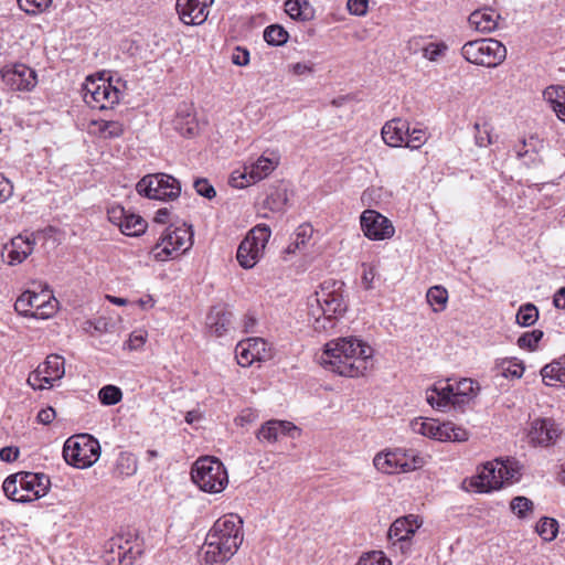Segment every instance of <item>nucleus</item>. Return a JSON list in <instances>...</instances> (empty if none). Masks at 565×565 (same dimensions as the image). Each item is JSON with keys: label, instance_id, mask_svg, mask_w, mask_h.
<instances>
[{"label": "nucleus", "instance_id": "obj_1", "mask_svg": "<svg viewBox=\"0 0 565 565\" xmlns=\"http://www.w3.org/2000/svg\"><path fill=\"white\" fill-rule=\"evenodd\" d=\"M243 542L242 520L228 514L216 520L205 539L204 562L220 565L234 556Z\"/></svg>", "mask_w": 565, "mask_h": 565}, {"label": "nucleus", "instance_id": "obj_2", "mask_svg": "<svg viewBox=\"0 0 565 565\" xmlns=\"http://www.w3.org/2000/svg\"><path fill=\"white\" fill-rule=\"evenodd\" d=\"M344 284L338 280H326L319 289L309 297L308 315L312 319V328L317 332L327 331L334 327L333 320L347 311L343 298Z\"/></svg>", "mask_w": 565, "mask_h": 565}, {"label": "nucleus", "instance_id": "obj_3", "mask_svg": "<svg viewBox=\"0 0 565 565\" xmlns=\"http://www.w3.org/2000/svg\"><path fill=\"white\" fill-rule=\"evenodd\" d=\"M519 478L515 462L495 459L483 465L477 476L470 479V487L478 492H489L500 489L507 482Z\"/></svg>", "mask_w": 565, "mask_h": 565}, {"label": "nucleus", "instance_id": "obj_4", "mask_svg": "<svg viewBox=\"0 0 565 565\" xmlns=\"http://www.w3.org/2000/svg\"><path fill=\"white\" fill-rule=\"evenodd\" d=\"M191 477L201 490L209 493H220L228 483L224 465L214 457L199 458L192 467Z\"/></svg>", "mask_w": 565, "mask_h": 565}, {"label": "nucleus", "instance_id": "obj_5", "mask_svg": "<svg viewBox=\"0 0 565 565\" xmlns=\"http://www.w3.org/2000/svg\"><path fill=\"white\" fill-rule=\"evenodd\" d=\"M319 362L341 376H353V338L345 337L328 342Z\"/></svg>", "mask_w": 565, "mask_h": 565}, {"label": "nucleus", "instance_id": "obj_6", "mask_svg": "<svg viewBox=\"0 0 565 565\" xmlns=\"http://www.w3.org/2000/svg\"><path fill=\"white\" fill-rule=\"evenodd\" d=\"M463 58L472 64L495 67L507 57L505 46L494 39H481L467 42L461 47Z\"/></svg>", "mask_w": 565, "mask_h": 565}, {"label": "nucleus", "instance_id": "obj_7", "mask_svg": "<svg viewBox=\"0 0 565 565\" xmlns=\"http://www.w3.org/2000/svg\"><path fill=\"white\" fill-rule=\"evenodd\" d=\"M100 455L97 439L87 434L70 437L63 447V457L68 465L76 468L90 467Z\"/></svg>", "mask_w": 565, "mask_h": 565}, {"label": "nucleus", "instance_id": "obj_8", "mask_svg": "<svg viewBox=\"0 0 565 565\" xmlns=\"http://www.w3.org/2000/svg\"><path fill=\"white\" fill-rule=\"evenodd\" d=\"M136 190L151 200H175L181 193L179 180L167 173L147 174L138 181Z\"/></svg>", "mask_w": 565, "mask_h": 565}, {"label": "nucleus", "instance_id": "obj_9", "mask_svg": "<svg viewBox=\"0 0 565 565\" xmlns=\"http://www.w3.org/2000/svg\"><path fill=\"white\" fill-rule=\"evenodd\" d=\"M270 234V228L265 224L256 225L247 233L236 253L237 262L243 268L250 269L258 263Z\"/></svg>", "mask_w": 565, "mask_h": 565}, {"label": "nucleus", "instance_id": "obj_10", "mask_svg": "<svg viewBox=\"0 0 565 565\" xmlns=\"http://www.w3.org/2000/svg\"><path fill=\"white\" fill-rule=\"evenodd\" d=\"M83 99L95 109H109L119 102L120 92L104 78L87 77L83 85Z\"/></svg>", "mask_w": 565, "mask_h": 565}, {"label": "nucleus", "instance_id": "obj_11", "mask_svg": "<svg viewBox=\"0 0 565 565\" xmlns=\"http://www.w3.org/2000/svg\"><path fill=\"white\" fill-rule=\"evenodd\" d=\"M50 298L51 296L44 290L41 294L26 290L17 299L14 309L24 317L45 319L56 311L57 301H51Z\"/></svg>", "mask_w": 565, "mask_h": 565}, {"label": "nucleus", "instance_id": "obj_12", "mask_svg": "<svg viewBox=\"0 0 565 565\" xmlns=\"http://www.w3.org/2000/svg\"><path fill=\"white\" fill-rule=\"evenodd\" d=\"M193 244L191 227H177L170 231L151 249L150 254L156 260L163 262L172 256L173 252H186Z\"/></svg>", "mask_w": 565, "mask_h": 565}, {"label": "nucleus", "instance_id": "obj_13", "mask_svg": "<svg viewBox=\"0 0 565 565\" xmlns=\"http://www.w3.org/2000/svg\"><path fill=\"white\" fill-rule=\"evenodd\" d=\"M278 166V159L260 156L255 162L245 166L244 170H235L230 178L233 188L243 189L269 175Z\"/></svg>", "mask_w": 565, "mask_h": 565}, {"label": "nucleus", "instance_id": "obj_14", "mask_svg": "<svg viewBox=\"0 0 565 565\" xmlns=\"http://www.w3.org/2000/svg\"><path fill=\"white\" fill-rule=\"evenodd\" d=\"M364 236L372 241L390 239L395 234L393 223L375 210H365L360 216Z\"/></svg>", "mask_w": 565, "mask_h": 565}, {"label": "nucleus", "instance_id": "obj_15", "mask_svg": "<svg viewBox=\"0 0 565 565\" xmlns=\"http://www.w3.org/2000/svg\"><path fill=\"white\" fill-rule=\"evenodd\" d=\"M1 77L6 86L11 90L28 92L36 85L35 72L24 64H14L3 67Z\"/></svg>", "mask_w": 565, "mask_h": 565}, {"label": "nucleus", "instance_id": "obj_16", "mask_svg": "<svg viewBox=\"0 0 565 565\" xmlns=\"http://www.w3.org/2000/svg\"><path fill=\"white\" fill-rule=\"evenodd\" d=\"M237 363L247 367L255 361H266L270 358L267 342L262 338L241 341L235 349Z\"/></svg>", "mask_w": 565, "mask_h": 565}, {"label": "nucleus", "instance_id": "obj_17", "mask_svg": "<svg viewBox=\"0 0 565 565\" xmlns=\"http://www.w3.org/2000/svg\"><path fill=\"white\" fill-rule=\"evenodd\" d=\"M214 0H177L175 9L180 20L188 25H200L209 17V7Z\"/></svg>", "mask_w": 565, "mask_h": 565}, {"label": "nucleus", "instance_id": "obj_18", "mask_svg": "<svg viewBox=\"0 0 565 565\" xmlns=\"http://www.w3.org/2000/svg\"><path fill=\"white\" fill-rule=\"evenodd\" d=\"M561 435L557 424L551 418H536L531 423L527 434L533 446L548 447L554 445Z\"/></svg>", "mask_w": 565, "mask_h": 565}, {"label": "nucleus", "instance_id": "obj_19", "mask_svg": "<svg viewBox=\"0 0 565 565\" xmlns=\"http://www.w3.org/2000/svg\"><path fill=\"white\" fill-rule=\"evenodd\" d=\"M35 245V236L33 233L29 235H19L11 239L10 244L4 245L2 258L11 266L21 264L29 255L32 254Z\"/></svg>", "mask_w": 565, "mask_h": 565}, {"label": "nucleus", "instance_id": "obj_20", "mask_svg": "<svg viewBox=\"0 0 565 565\" xmlns=\"http://www.w3.org/2000/svg\"><path fill=\"white\" fill-rule=\"evenodd\" d=\"M374 467L383 473H399L412 471L403 459L402 448L379 452L373 459Z\"/></svg>", "mask_w": 565, "mask_h": 565}, {"label": "nucleus", "instance_id": "obj_21", "mask_svg": "<svg viewBox=\"0 0 565 565\" xmlns=\"http://www.w3.org/2000/svg\"><path fill=\"white\" fill-rule=\"evenodd\" d=\"M19 487L24 494L33 493V500L44 497L50 487V479L44 473L20 472Z\"/></svg>", "mask_w": 565, "mask_h": 565}, {"label": "nucleus", "instance_id": "obj_22", "mask_svg": "<svg viewBox=\"0 0 565 565\" xmlns=\"http://www.w3.org/2000/svg\"><path fill=\"white\" fill-rule=\"evenodd\" d=\"M409 132V124L402 118H393L385 122L382 128V138L390 147H402Z\"/></svg>", "mask_w": 565, "mask_h": 565}, {"label": "nucleus", "instance_id": "obj_23", "mask_svg": "<svg viewBox=\"0 0 565 565\" xmlns=\"http://www.w3.org/2000/svg\"><path fill=\"white\" fill-rule=\"evenodd\" d=\"M374 369V350L362 340L355 339V377L366 376Z\"/></svg>", "mask_w": 565, "mask_h": 565}, {"label": "nucleus", "instance_id": "obj_24", "mask_svg": "<svg viewBox=\"0 0 565 565\" xmlns=\"http://www.w3.org/2000/svg\"><path fill=\"white\" fill-rule=\"evenodd\" d=\"M232 313L223 308H213L206 317V324L211 332L221 337L231 328Z\"/></svg>", "mask_w": 565, "mask_h": 565}, {"label": "nucleus", "instance_id": "obj_25", "mask_svg": "<svg viewBox=\"0 0 565 565\" xmlns=\"http://www.w3.org/2000/svg\"><path fill=\"white\" fill-rule=\"evenodd\" d=\"M543 382L548 386H565V354L557 361L546 364L541 370Z\"/></svg>", "mask_w": 565, "mask_h": 565}, {"label": "nucleus", "instance_id": "obj_26", "mask_svg": "<svg viewBox=\"0 0 565 565\" xmlns=\"http://www.w3.org/2000/svg\"><path fill=\"white\" fill-rule=\"evenodd\" d=\"M499 18L498 14L493 10L486 9V10H477L472 12L469 15V23L471 26H473L477 31L489 33L495 30L497 28V19Z\"/></svg>", "mask_w": 565, "mask_h": 565}, {"label": "nucleus", "instance_id": "obj_27", "mask_svg": "<svg viewBox=\"0 0 565 565\" xmlns=\"http://www.w3.org/2000/svg\"><path fill=\"white\" fill-rule=\"evenodd\" d=\"M40 366L44 374L43 382L49 385H52L53 381L62 379L65 373L64 360L57 354L49 355L45 362Z\"/></svg>", "mask_w": 565, "mask_h": 565}, {"label": "nucleus", "instance_id": "obj_28", "mask_svg": "<svg viewBox=\"0 0 565 565\" xmlns=\"http://www.w3.org/2000/svg\"><path fill=\"white\" fill-rule=\"evenodd\" d=\"M412 430L416 434L440 440L443 439V424L435 419L416 418L411 423Z\"/></svg>", "mask_w": 565, "mask_h": 565}, {"label": "nucleus", "instance_id": "obj_29", "mask_svg": "<svg viewBox=\"0 0 565 565\" xmlns=\"http://www.w3.org/2000/svg\"><path fill=\"white\" fill-rule=\"evenodd\" d=\"M286 13L294 20L309 21L315 15V10L308 0H287Z\"/></svg>", "mask_w": 565, "mask_h": 565}, {"label": "nucleus", "instance_id": "obj_30", "mask_svg": "<svg viewBox=\"0 0 565 565\" xmlns=\"http://www.w3.org/2000/svg\"><path fill=\"white\" fill-rule=\"evenodd\" d=\"M19 473L9 476L3 481V492L10 500L15 502L26 503L33 501L31 494H24L25 491H22L19 487Z\"/></svg>", "mask_w": 565, "mask_h": 565}, {"label": "nucleus", "instance_id": "obj_31", "mask_svg": "<svg viewBox=\"0 0 565 565\" xmlns=\"http://www.w3.org/2000/svg\"><path fill=\"white\" fill-rule=\"evenodd\" d=\"M137 471V458L134 454L122 451L119 454L116 465L115 472L122 477H130Z\"/></svg>", "mask_w": 565, "mask_h": 565}, {"label": "nucleus", "instance_id": "obj_32", "mask_svg": "<svg viewBox=\"0 0 565 565\" xmlns=\"http://www.w3.org/2000/svg\"><path fill=\"white\" fill-rule=\"evenodd\" d=\"M414 532L415 530L412 527L409 519L407 516L395 520L390 526L388 537L395 541H406Z\"/></svg>", "mask_w": 565, "mask_h": 565}, {"label": "nucleus", "instance_id": "obj_33", "mask_svg": "<svg viewBox=\"0 0 565 565\" xmlns=\"http://www.w3.org/2000/svg\"><path fill=\"white\" fill-rule=\"evenodd\" d=\"M426 299L435 312H440L446 308L448 301L447 289L443 286H433L428 289Z\"/></svg>", "mask_w": 565, "mask_h": 565}, {"label": "nucleus", "instance_id": "obj_34", "mask_svg": "<svg viewBox=\"0 0 565 565\" xmlns=\"http://www.w3.org/2000/svg\"><path fill=\"white\" fill-rule=\"evenodd\" d=\"M147 228V222L134 213H127L124 225H121V233L127 236H139Z\"/></svg>", "mask_w": 565, "mask_h": 565}, {"label": "nucleus", "instance_id": "obj_35", "mask_svg": "<svg viewBox=\"0 0 565 565\" xmlns=\"http://www.w3.org/2000/svg\"><path fill=\"white\" fill-rule=\"evenodd\" d=\"M495 370L503 377L520 379L523 375L524 366L522 362L503 359L497 362Z\"/></svg>", "mask_w": 565, "mask_h": 565}, {"label": "nucleus", "instance_id": "obj_36", "mask_svg": "<svg viewBox=\"0 0 565 565\" xmlns=\"http://www.w3.org/2000/svg\"><path fill=\"white\" fill-rule=\"evenodd\" d=\"M288 32L279 24H273L265 29L264 40L273 46H280L288 41Z\"/></svg>", "mask_w": 565, "mask_h": 565}, {"label": "nucleus", "instance_id": "obj_37", "mask_svg": "<svg viewBox=\"0 0 565 565\" xmlns=\"http://www.w3.org/2000/svg\"><path fill=\"white\" fill-rule=\"evenodd\" d=\"M94 126L97 127L98 134L104 138H117L124 134V125L115 120H99L94 121Z\"/></svg>", "mask_w": 565, "mask_h": 565}, {"label": "nucleus", "instance_id": "obj_38", "mask_svg": "<svg viewBox=\"0 0 565 565\" xmlns=\"http://www.w3.org/2000/svg\"><path fill=\"white\" fill-rule=\"evenodd\" d=\"M313 228L310 224H301L295 232V239L290 243L286 249L287 253H295L305 246L309 238L312 236Z\"/></svg>", "mask_w": 565, "mask_h": 565}, {"label": "nucleus", "instance_id": "obj_39", "mask_svg": "<svg viewBox=\"0 0 565 565\" xmlns=\"http://www.w3.org/2000/svg\"><path fill=\"white\" fill-rule=\"evenodd\" d=\"M537 534L546 542L553 541L558 532V523L552 518H542L536 525Z\"/></svg>", "mask_w": 565, "mask_h": 565}, {"label": "nucleus", "instance_id": "obj_40", "mask_svg": "<svg viewBox=\"0 0 565 565\" xmlns=\"http://www.w3.org/2000/svg\"><path fill=\"white\" fill-rule=\"evenodd\" d=\"M469 437L468 431L455 425L454 423H443V439L441 441H466Z\"/></svg>", "mask_w": 565, "mask_h": 565}, {"label": "nucleus", "instance_id": "obj_41", "mask_svg": "<svg viewBox=\"0 0 565 565\" xmlns=\"http://www.w3.org/2000/svg\"><path fill=\"white\" fill-rule=\"evenodd\" d=\"M479 390L478 383L471 379H461L455 384V391L457 398L470 399L476 395V391Z\"/></svg>", "mask_w": 565, "mask_h": 565}, {"label": "nucleus", "instance_id": "obj_42", "mask_svg": "<svg viewBox=\"0 0 565 565\" xmlns=\"http://www.w3.org/2000/svg\"><path fill=\"white\" fill-rule=\"evenodd\" d=\"M539 318V310L532 303L521 306L516 313V321L523 327H530L536 322Z\"/></svg>", "mask_w": 565, "mask_h": 565}, {"label": "nucleus", "instance_id": "obj_43", "mask_svg": "<svg viewBox=\"0 0 565 565\" xmlns=\"http://www.w3.org/2000/svg\"><path fill=\"white\" fill-rule=\"evenodd\" d=\"M428 140V135L425 129L422 128H409V132L406 135L405 147L416 150L419 149Z\"/></svg>", "mask_w": 565, "mask_h": 565}, {"label": "nucleus", "instance_id": "obj_44", "mask_svg": "<svg viewBox=\"0 0 565 565\" xmlns=\"http://www.w3.org/2000/svg\"><path fill=\"white\" fill-rule=\"evenodd\" d=\"M98 397L104 405H115L122 398V393L119 387L115 385H106L100 388Z\"/></svg>", "mask_w": 565, "mask_h": 565}, {"label": "nucleus", "instance_id": "obj_45", "mask_svg": "<svg viewBox=\"0 0 565 565\" xmlns=\"http://www.w3.org/2000/svg\"><path fill=\"white\" fill-rule=\"evenodd\" d=\"M53 0H18L20 8L28 14L35 15L45 11Z\"/></svg>", "mask_w": 565, "mask_h": 565}, {"label": "nucleus", "instance_id": "obj_46", "mask_svg": "<svg viewBox=\"0 0 565 565\" xmlns=\"http://www.w3.org/2000/svg\"><path fill=\"white\" fill-rule=\"evenodd\" d=\"M448 45L445 42L429 43L423 49V56L430 62H437L445 56Z\"/></svg>", "mask_w": 565, "mask_h": 565}, {"label": "nucleus", "instance_id": "obj_47", "mask_svg": "<svg viewBox=\"0 0 565 565\" xmlns=\"http://www.w3.org/2000/svg\"><path fill=\"white\" fill-rule=\"evenodd\" d=\"M273 419L264 424L257 433V439L260 441L276 443L280 437V433L276 425H271Z\"/></svg>", "mask_w": 565, "mask_h": 565}, {"label": "nucleus", "instance_id": "obj_48", "mask_svg": "<svg viewBox=\"0 0 565 565\" xmlns=\"http://www.w3.org/2000/svg\"><path fill=\"white\" fill-rule=\"evenodd\" d=\"M355 565H392L381 551H373L362 555Z\"/></svg>", "mask_w": 565, "mask_h": 565}, {"label": "nucleus", "instance_id": "obj_49", "mask_svg": "<svg viewBox=\"0 0 565 565\" xmlns=\"http://www.w3.org/2000/svg\"><path fill=\"white\" fill-rule=\"evenodd\" d=\"M542 337L543 332L541 330L525 332L518 339V345L522 349L534 350Z\"/></svg>", "mask_w": 565, "mask_h": 565}, {"label": "nucleus", "instance_id": "obj_50", "mask_svg": "<svg viewBox=\"0 0 565 565\" xmlns=\"http://www.w3.org/2000/svg\"><path fill=\"white\" fill-rule=\"evenodd\" d=\"M511 510L520 518H525L533 509V502L525 497H515L511 501Z\"/></svg>", "mask_w": 565, "mask_h": 565}, {"label": "nucleus", "instance_id": "obj_51", "mask_svg": "<svg viewBox=\"0 0 565 565\" xmlns=\"http://www.w3.org/2000/svg\"><path fill=\"white\" fill-rule=\"evenodd\" d=\"M287 202V194L285 191H275L269 194L265 200V205L271 211H280Z\"/></svg>", "mask_w": 565, "mask_h": 565}, {"label": "nucleus", "instance_id": "obj_52", "mask_svg": "<svg viewBox=\"0 0 565 565\" xmlns=\"http://www.w3.org/2000/svg\"><path fill=\"white\" fill-rule=\"evenodd\" d=\"M196 193L205 199H213L216 195L214 186L206 179H196L193 183Z\"/></svg>", "mask_w": 565, "mask_h": 565}, {"label": "nucleus", "instance_id": "obj_53", "mask_svg": "<svg viewBox=\"0 0 565 565\" xmlns=\"http://www.w3.org/2000/svg\"><path fill=\"white\" fill-rule=\"evenodd\" d=\"M127 213L128 212L120 205H114L107 210L108 220L113 224L117 225L120 230L121 225H124Z\"/></svg>", "mask_w": 565, "mask_h": 565}, {"label": "nucleus", "instance_id": "obj_54", "mask_svg": "<svg viewBox=\"0 0 565 565\" xmlns=\"http://www.w3.org/2000/svg\"><path fill=\"white\" fill-rule=\"evenodd\" d=\"M475 128L477 130L476 142L478 146L487 147L492 143L491 132L488 125L483 124L480 126L479 124H476Z\"/></svg>", "mask_w": 565, "mask_h": 565}, {"label": "nucleus", "instance_id": "obj_55", "mask_svg": "<svg viewBox=\"0 0 565 565\" xmlns=\"http://www.w3.org/2000/svg\"><path fill=\"white\" fill-rule=\"evenodd\" d=\"M544 98L551 104L558 100L565 102V87L564 86H550L544 90Z\"/></svg>", "mask_w": 565, "mask_h": 565}, {"label": "nucleus", "instance_id": "obj_56", "mask_svg": "<svg viewBox=\"0 0 565 565\" xmlns=\"http://www.w3.org/2000/svg\"><path fill=\"white\" fill-rule=\"evenodd\" d=\"M439 394L441 397H444V402H446L447 407L452 404H461L465 403L463 399L457 398L455 385L447 384L446 386L438 388Z\"/></svg>", "mask_w": 565, "mask_h": 565}, {"label": "nucleus", "instance_id": "obj_57", "mask_svg": "<svg viewBox=\"0 0 565 565\" xmlns=\"http://www.w3.org/2000/svg\"><path fill=\"white\" fill-rule=\"evenodd\" d=\"M426 401L433 407H437L438 409H444L447 407L446 402H444V397L440 396L438 387L434 386L426 392Z\"/></svg>", "mask_w": 565, "mask_h": 565}, {"label": "nucleus", "instance_id": "obj_58", "mask_svg": "<svg viewBox=\"0 0 565 565\" xmlns=\"http://www.w3.org/2000/svg\"><path fill=\"white\" fill-rule=\"evenodd\" d=\"M232 63L237 66H246L249 63V52L241 46H236L231 56Z\"/></svg>", "mask_w": 565, "mask_h": 565}, {"label": "nucleus", "instance_id": "obj_59", "mask_svg": "<svg viewBox=\"0 0 565 565\" xmlns=\"http://www.w3.org/2000/svg\"><path fill=\"white\" fill-rule=\"evenodd\" d=\"M146 341H147V332L142 331V330H138V331H134L130 334L127 344L130 350H138V349L142 348V345L146 343Z\"/></svg>", "mask_w": 565, "mask_h": 565}, {"label": "nucleus", "instance_id": "obj_60", "mask_svg": "<svg viewBox=\"0 0 565 565\" xmlns=\"http://www.w3.org/2000/svg\"><path fill=\"white\" fill-rule=\"evenodd\" d=\"M402 455L407 466L412 465V471L424 466V458L416 455L413 450L402 449Z\"/></svg>", "mask_w": 565, "mask_h": 565}, {"label": "nucleus", "instance_id": "obj_61", "mask_svg": "<svg viewBox=\"0 0 565 565\" xmlns=\"http://www.w3.org/2000/svg\"><path fill=\"white\" fill-rule=\"evenodd\" d=\"M271 425H276L277 429L280 433V436H287L288 435V436L294 437L292 431L297 430V427L291 422H287V420H276V419H273V424Z\"/></svg>", "mask_w": 565, "mask_h": 565}, {"label": "nucleus", "instance_id": "obj_62", "mask_svg": "<svg viewBox=\"0 0 565 565\" xmlns=\"http://www.w3.org/2000/svg\"><path fill=\"white\" fill-rule=\"evenodd\" d=\"M13 186L3 174H0V203L7 201L12 195Z\"/></svg>", "mask_w": 565, "mask_h": 565}, {"label": "nucleus", "instance_id": "obj_63", "mask_svg": "<svg viewBox=\"0 0 565 565\" xmlns=\"http://www.w3.org/2000/svg\"><path fill=\"white\" fill-rule=\"evenodd\" d=\"M19 448L7 446L0 449V459L6 462H13L19 457Z\"/></svg>", "mask_w": 565, "mask_h": 565}, {"label": "nucleus", "instance_id": "obj_64", "mask_svg": "<svg viewBox=\"0 0 565 565\" xmlns=\"http://www.w3.org/2000/svg\"><path fill=\"white\" fill-rule=\"evenodd\" d=\"M55 416H56L55 409L53 407H46V408L41 409L38 413L36 419L39 423H41L43 425H49L52 423V420L55 418Z\"/></svg>", "mask_w": 565, "mask_h": 565}]
</instances>
